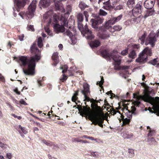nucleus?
Masks as SVG:
<instances>
[{
  "instance_id": "f257e3e1",
  "label": "nucleus",
  "mask_w": 159,
  "mask_h": 159,
  "mask_svg": "<svg viewBox=\"0 0 159 159\" xmlns=\"http://www.w3.org/2000/svg\"><path fill=\"white\" fill-rule=\"evenodd\" d=\"M30 50L31 53L36 54L34 56L31 57L29 60L28 59L27 57L22 56L19 57V59L23 66H25L28 65L27 68L23 70L24 73L26 75L33 76L35 74V63L38 61L41 57L38 54L39 51L37 48L35 43H33Z\"/></svg>"
},
{
  "instance_id": "f03ea898",
  "label": "nucleus",
  "mask_w": 159,
  "mask_h": 159,
  "mask_svg": "<svg viewBox=\"0 0 159 159\" xmlns=\"http://www.w3.org/2000/svg\"><path fill=\"white\" fill-rule=\"evenodd\" d=\"M77 108L80 112V115L82 116H86L89 117V120L92 122L91 125L93 124L96 125L98 124L100 127H103L102 124L105 119V116L103 113L95 111L91 112L89 108L85 106L83 107V108L78 106Z\"/></svg>"
},
{
  "instance_id": "7ed1b4c3",
  "label": "nucleus",
  "mask_w": 159,
  "mask_h": 159,
  "mask_svg": "<svg viewBox=\"0 0 159 159\" xmlns=\"http://www.w3.org/2000/svg\"><path fill=\"white\" fill-rule=\"evenodd\" d=\"M145 89L144 90V94L143 95L137 96L134 93V98H136L137 99H141L144 102L150 103L152 105V111L151 108L149 107L148 110L152 113H157V116H159V97H156L155 98L151 96L150 91L148 90V87L145 86Z\"/></svg>"
},
{
  "instance_id": "20e7f679",
  "label": "nucleus",
  "mask_w": 159,
  "mask_h": 159,
  "mask_svg": "<svg viewBox=\"0 0 159 159\" xmlns=\"http://www.w3.org/2000/svg\"><path fill=\"white\" fill-rule=\"evenodd\" d=\"M37 1L33 0L29 6L28 11L25 13H20L19 14L22 18H25L27 20L32 18L34 16Z\"/></svg>"
},
{
  "instance_id": "39448f33",
  "label": "nucleus",
  "mask_w": 159,
  "mask_h": 159,
  "mask_svg": "<svg viewBox=\"0 0 159 159\" xmlns=\"http://www.w3.org/2000/svg\"><path fill=\"white\" fill-rule=\"evenodd\" d=\"M61 25L56 24L55 25V30L58 32L64 33V34L68 36L70 38L73 36L72 32L69 30H67L66 32H65L64 26L67 27L68 25L67 22V19L62 16L61 19Z\"/></svg>"
},
{
  "instance_id": "423d86ee",
  "label": "nucleus",
  "mask_w": 159,
  "mask_h": 159,
  "mask_svg": "<svg viewBox=\"0 0 159 159\" xmlns=\"http://www.w3.org/2000/svg\"><path fill=\"white\" fill-rule=\"evenodd\" d=\"M101 54L103 57L108 58L110 59L111 58L116 65H119L120 64L121 57L119 55L118 52L116 51H113L110 54L108 51L105 50L103 51Z\"/></svg>"
},
{
  "instance_id": "0eeeda50",
  "label": "nucleus",
  "mask_w": 159,
  "mask_h": 159,
  "mask_svg": "<svg viewBox=\"0 0 159 159\" xmlns=\"http://www.w3.org/2000/svg\"><path fill=\"white\" fill-rule=\"evenodd\" d=\"M123 16L122 14H120L116 17L112 16L111 18L105 22V26H102L99 27H96L95 29L96 30L99 31V32L104 31L106 30L105 26L107 27V25H112L119 21Z\"/></svg>"
},
{
  "instance_id": "6e6552de",
  "label": "nucleus",
  "mask_w": 159,
  "mask_h": 159,
  "mask_svg": "<svg viewBox=\"0 0 159 159\" xmlns=\"http://www.w3.org/2000/svg\"><path fill=\"white\" fill-rule=\"evenodd\" d=\"M79 30L83 36H85L87 39H91L94 38V36L92 34V31L89 29L87 24H86L81 30Z\"/></svg>"
},
{
  "instance_id": "1a4fd4ad",
  "label": "nucleus",
  "mask_w": 159,
  "mask_h": 159,
  "mask_svg": "<svg viewBox=\"0 0 159 159\" xmlns=\"http://www.w3.org/2000/svg\"><path fill=\"white\" fill-rule=\"evenodd\" d=\"M156 41V39L155 37V35L151 33L147 38L145 44L146 45L150 44L152 47H153L155 45V42Z\"/></svg>"
},
{
  "instance_id": "9d476101",
  "label": "nucleus",
  "mask_w": 159,
  "mask_h": 159,
  "mask_svg": "<svg viewBox=\"0 0 159 159\" xmlns=\"http://www.w3.org/2000/svg\"><path fill=\"white\" fill-rule=\"evenodd\" d=\"M96 17L94 19H92L91 20V22L92 23V27L95 29L96 27H98V25L102 24L104 21V19L101 18L98 16H95Z\"/></svg>"
},
{
  "instance_id": "9b49d317",
  "label": "nucleus",
  "mask_w": 159,
  "mask_h": 159,
  "mask_svg": "<svg viewBox=\"0 0 159 159\" xmlns=\"http://www.w3.org/2000/svg\"><path fill=\"white\" fill-rule=\"evenodd\" d=\"M142 3L139 2L136 5L135 7L132 9L133 14L134 16L138 15L142 13Z\"/></svg>"
},
{
  "instance_id": "f8f14e48",
  "label": "nucleus",
  "mask_w": 159,
  "mask_h": 159,
  "mask_svg": "<svg viewBox=\"0 0 159 159\" xmlns=\"http://www.w3.org/2000/svg\"><path fill=\"white\" fill-rule=\"evenodd\" d=\"M81 92L84 96V101H89L90 100V98L87 96L89 93V85L88 84H86L84 85V90H82Z\"/></svg>"
},
{
  "instance_id": "ddd939ff",
  "label": "nucleus",
  "mask_w": 159,
  "mask_h": 159,
  "mask_svg": "<svg viewBox=\"0 0 159 159\" xmlns=\"http://www.w3.org/2000/svg\"><path fill=\"white\" fill-rule=\"evenodd\" d=\"M14 5L16 6L17 10L18 12L20 11V9L22 8L25 5L26 2L24 1H20V0H14Z\"/></svg>"
},
{
  "instance_id": "4468645a",
  "label": "nucleus",
  "mask_w": 159,
  "mask_h": 159,
  "mask_svg": "<svg viewBox=\"0 0 159 159\" xmlns=\"http://www.w3.org/2000/svg\"><path fill=\"white\" fill-rule=\"evenodd\" d=\"M147 58V55L142 52L139 55L138 58L136 60V62L142 64L146 62Z\"/></svg>"
},
{
  "instance_id": "2eb2a0df",
  "label": "nucleus",
  "mask_w": 159,
  "mask_h": 159,
  "mask_svg": "<svg viewBox=\"0 0 159 159\" xmlns=\"http://www.w3.org/2000/svg\"><path fill=\"white\" fill-rule=\"evenodd\" d=\"M78 22V27L79 30L82 29L84 27L82 23L83 20V14L80 13H79L77 16Z\"/></svg>"
},
{
  "instance_id": "dca6fc26",
  "label": "nucleus",
  "mask_w": 159,
  "mask_h": 159,
  "mask_svg": "<svg viewBox=\"0 0 159 159\" xmlns=\"http://www.w3.org/2000/svg\"><path fill=\"white\" fill-rule=\"evenodd\" d=\"M155 0H147L144 2V6L147 9H151L154 6Z\"/></svg>"
},
{
  "instance_id": "f3484780",
  "label": "nucleus",
  "mask_w": 159,
  "mask_h": 159,
  "mask_svg": "<svg viewBox=\"0 0 159 159\" xmlns=\"http://www.w3.org/2000/svg\"><path fill=\"white\" fill-rule=\"evenodd\" d=\"M111 2L110 0H108L107 2H104L103 4L104 5L102 7L105 9L107 10H110L113 8V7L111 5Z\"/></svg>"
},
{
  "instance_id": "a211bd4d",
  "label": "nucleus",
  "mask_w": 159,
  "mask_h": 159,
  "mask_svg": "<svg viewBox=\"0 0 159 159\" xmlns=\"http://www.w3.org/2000/svg\"><path fill=\"white\" fill-rule=\"evenodd\" d=\"M52 13V11H49L47 12L43 16V19L45 20L47 19H48V24H49L51 22L50 17Z\"/></svg>"
},
{
  "instance_id": "6ab92c4d",
  "label": "nucleus",
  "mask_w": 159,
  "mask_h": 159,
  "mask_svg": "<svg viewBox=\"0 0 159 159\" xmlns=\"http://www.w3.org/2000/svg\"><path fill=\"white\" fill-rule=\"evenodd\" d=\"M89 101L91 103V107L93 109L95 110L98 107L97 103L98 102V101H97L93 99H90V100Z\"/></svg>"
},
{
  "instance_id": "aec40b11",
  "label": "nucleus",
  "mask_w": 159,
  "mask_h": 159,
  "mask_svg": "<svg viewBox=\"0 0 159 159\" xmlns=\"http://www.w3.org/2000/svg\"><path fill=\"white\" fill-rule=\"evenodd\" d=\"M98 36L100 38L102 39H106L110 37V35L105 33H102L101 32H99L98 34Z\"/></svg>"
},
{
  "instance_id": "412c9836",
  "label": "nucleus",
  "mask_w": 159,
  "mask_h": 159,
  "mask_svg": "<svg viewBox=\"0 0 159 159\" xmlns=\"http://www.w3.org/2000/svg\"><path fill=\"white\" fill-rule=\"evenodd\" d=\"M39 5L42 7H46L50 5L49 0H40L39 2Z\"/></svg>"
},
{
  "instance_id": "4be33fe9",
  "label": "nucleus",
  "mask_w": 159,
  "mask_h": 159,
  "mask_svg": "<svg viewBox=\"0 0 159 159\" xmlns=\"http://www.w3.org/2000/svg\"><path fill=\"white\" fill-rule=\"evenodd\" d=\"M58 54L57 52H54L52 56V59L54 62V65L55 66H56L59 62Z\"/></svg>"
},
{
  "instance_id": "5701e85b",
  "label": "nucleus",
  "mask_w": 159,
  "mask_h": 159,
  "mask_svg": "<svg viewBox=\"0 0 159 159\" xmlns=\"http://www.w3.org/2000/svg\"><path fill=\"white\" fill-rule=\"evenodd\" d=\"M122 29L121 25H117L114 26L113 27H111L110 30L112 33L114 32L115 31H119Z\"/></svg>"
},
{
  "instance_id": "b1692460",
  "label": "nucleus",
  "mask_w": 159,
  "mask_h": 159,
  "mask_svg": "<svg viewBox=\"0 0 159 159\" xmlns=\"http://www.w3.org/2000/svg\"><path fill=\"white\" fill-rule=\"evenodd\" d=\"M100 45V42L98 40H95L91 42L90 45L92 48H97Z\"/></svg>"
},
{
  "instance_id": "393cba45",
  "label": "nucleus",
  "mask_w": 159,
  "mask_h": 159,
  "mask_svg": "<svg viewBox=\"0 0 159 159\" xmlns=\"http://www.w3.org/2000/svg\"><path fill=\"white\" fill-rule=\"evenodd\" d=\"M142 52L144 54H145L149 56H151L152 54V52L151 50L150 49H149L148 48H145L143 51Z\"/></svg>"
},
{
  "instance_id": "a878e982",
  "label": "nucleus",
  "mask_w": 159,
  "mask_h": 159,
  "mask_svg": "<svg viewBox=\"0 0 159 159\" xmlns=\"http://www.w3.org/2000/svg\"><path fill=\"white\" fill-rule=\"evenodd\" d=\"M135 2L134 0H128L127 2V4L128 7L132 9L134 6Z\"/></svg>"
},
{
  "instance_id": "bb28decb",
  "label": "nucleus",
  "mask_w": 159,
  "mask_h": 159,
  "mask_svg": "<svg viewBox=\"0 0 159 159\" xmlns=\"http://www.w3.org/2000/svg\"><path fill=\"white\" fill-rule=\"evenodd\" d=\"M121 117L123 121V125H124L128 124L129 123L130 121V119H127V118H124V116L123 115H121Z\"/></svg>"
},
{
  "instance_id": "cd10ccee",
  "label": "nucleus",
  "mask_w": 159,
  "mask_h": 159,
  "mask_svg": "<svg viewBox=\"0 0 159 159\" xmlns=\"http://www.w3.org/2000/svg\"><path fill=\"white\" fill-rule=\"evenodd\" d=\"M154 11L152 10H148L147 11L146 14L144 16V18H146L149 16H152L154 14Z\"/></svg>"
},
{
  "instance_id": "c85d7f7f",
  "label": "nucleus",
  "mask_w": 159,
  "mask_h": 159,
  "mask_svg": "<svg viewBox=\"0 0 159 159\" xmlns=\"http://www.w3.org/2000/svg\"><path fill=\"white\" fill-rule=\"evenodd\" d=\"M131 21L132 24H136L140 21L139 17L133 18L131 19Z\"/></svg>"
},
{
  "instance_id": "c756f323",
  "label": "nucleus",
  "mask_w": 159,
  "mask_h": 159,
  "mask_svg": "<svg viewBox=\"0 0 159 159\" xmlns=\"http://www.w3.org/2000/svg\"><path fill=\"white\" fill-rule=\"evenodd\" d=\"M79 7L81 9L83 10L85 8L88 7V6L84 2H81L79 4Z\"/></svg>"
},
{
  "instance_id": "7c9ffc66",
  "label": "nucleus",
  "mask_w": 159,
  "mask_h": 159,
  "mask_svg": "<svg viewBox=\"0 0 159 159\" xmlns=\"http://www.w3.org/2000/svg\"><path fill=\"white\" fill-rule=\"evenodd\" d=\"M147 33L144 32V34L142 35V36L140 38H139V39L141 41V43L142 44L144 43L145 41V38L147 36Z\"/></svg>"
},
{
  "instance_id": "2f4dec72",
  "label": "nucleus",
  "mask_w": 159,
  "mask_h": 159,
  "mask_svg": "<svg viewBox=\"0 0 159 159\" xmlns=\"http://www.w3.org/2000/svg\"><path fill=\"white\" fill-rule=\"evenodd\" d=\"M158 61V59L155 58L153 60H151L150 61V63L154 66L157 65V67H159V63L157 64Z\"/></svg>"
},
{
  "instance_id": "473e14b6",
  "label": "nucleus",
  "mask_w": 159,
  "mask_h": 159,
  "mask_svg": "<svg viewBox=\"0 0 159 159\" xmlns=\"http://www.w3.org/2000/svg\"><path fill=\"white\" fill-rule=\"evenodd\" d=\"M128 57L132 59L136 57V53L134 50L130 52L129 55Z\"/></svg>"
},
{
  "instance_id": "72a5a7b5",
  "label": "nucleus",
  "mask_w": 159,
  "mask_h": 159,
  "mask_svg": "<svg viewBox=\"0 0 159 159\" xmlns=\"http://www.w3.org/2000/svg\"><path fill=\"white\" fill-rule=\"evenodd\" d=\"M99 14L101 16H105L107 15V13L104 10L100 9L99 11Z\"/></svg>"
},
{
  "instance_id": "f704fd0d",
  "label": "nucleus",
  "mask_w": 159,
  "mask_h": 159,
  "mask_svg": "<svg viewBox=\"0 0 159 159\" xmlns=\"http://www.w3.org/2000/svg\"><path fill=\"white\" fill-rule=\"evenodd\" d=\"M38 45L39 48H41L43 46L42 40L41 37H39L38 39Z\"/></svg>"
},
{
  "instance_id": "c9c22d12",
  "label": "nucleus",
  "mask_w": 159,
  "mask_h": 159,
  "mask_svg": "<svg viewBox=\"0 0 159 159\" xmlns=\"http://www.w3.org/2000/svg\"><path fill=\"white\" fill-rule=\"evenodd\" d=\"M18 128L20 129L22 132L24 134H26L28 132L25 128L24 127H22L21 125H19L18 126Z\"/></svg>"
},
{
  "instance_id": "e433bc0d",
  "label": "nucleus",
  "mask_w": 159,
  "mask_h": 159,
  "mask_svg": "<svg viewBox=\"0 0 159 159\" xmlns=\"http://www.w3.org/2000/svg\"><path fill=\"white\" fill-rule=\"evenodd\" d=\"M70 40L73 44H75L77 42V39L75 36H73L71 38H70Z\"/></svg>"
},
{
  "instance_id": "4c0bfd02",
  "label": "nucleus",
  "mask_w": 159,
  "mask_h": 159,
  "mask_svg": "<svg viewBox=\"0 0 159 159\" xmlns=\"http://www.w3.org/2000/svg\"><path fill=\"white\" fill-rule=\"evenodd\" d=\"M78 93L77 92H75L74 94V95L72 97L71 100L73 102H75L77 98L76 96L78 95Z\"/></svg>"
},
{
  "instance_id": "58836bf2",
  "label": "nucleus",
  "mask_w": 159,
  "mask_h": 159,
  "mask_svg": "<svg viewBox=\"0 0 159 159\" xmlns=\"http://www.w3.org/2000/svg\"><path fill=\"white\" fill-rule=\"evenodd\" d=\"M90 155L95 158H98L99 157V155L97 152H91Z\"/></svg>"
},
{
  "instance_id": "ea45409f",
  "label": "nucleus",
  "mask_w": 159,
  "mask_h": 159,
  "mask_svg": "<svg viewBox=\"0 0 159 159\" xmlns=\"http://www.w3.org/2000/svg\"><path fill=\"white\" fill-rule=\"evenodd\" d=\"M67 66L66 65H65L60 67V69L62 70V72L63 73L67 71Z\"/></svg>"
},
{
  "instance_id": "a19ab883",
  "label": "nucleus",
  "mask_w": 159,
  "mask_h": 159,
  "mask_svg": "<svg viewBox=\"0 0 159 159\" xmlns=\"http://www.w3.org/2000/svg\"><path fill=\"white\" fill-rule=\"evenodd\" d=\"M42 142L44 143L48 146H50L52 145V143L49 141H47L46 140H42Z\"/></svg>"
},
{
  "instance_id": "79ce46f5",
  "label": "nucleus",
  "mask_w": 159,
  "mask_h": 159,
  "mask_svg": "<svg viewBox=\"0 0 159 159\" xmlns=\"http://www.w3.org/2000/svg\"><path fill=\"white\" fill-rule=\"evenodd\" d=\"M155 133V131L154 130H150L149 131L148 136H152Z\"/></svg>"
},
{
  "instance_id": "37998d69",
  "label": "nucleus",
  "mask_w": 159,
  "mask_h": 159,
  "mask_svg": "<svg viewBox=\"0 0 159 159\" xmlns=\"http://www.w3.org/2000/svg\"><path fill=\"white\" fill-rule=\"evenodd\" d=\"M148 141L151 142L152 144L155 145L156 144V142L155 139L153 138H151L150 139H148Z\"/></svg>"
},
{
  "instance_id": "c03bdc74",
  "label": "nucleus",
  "mask_w": 159,
  "mask_h": 159,
  "mask_svg": "<svg viewBox=\"0 0 159 159\" xmlns=\"http://www.w3.org/2000/svg\"><path fill=\"white\" fill-rule=\"evenodd\" d=\"M84 14L85 16V20L86 21H88V18L89 16L88 12L86 11H84Z\"/></svg>"
},
{
  "instance_id": "a18cd8bd",
  "label": "nucleus",
  "mask_w": 159,
  "mask_h": 159,
  "mask_svg": "<svg viewBox=\"0 0 159 159\" xmlns=\"http://www.w3.org/2000/svg\"><path fill=\"white\" fill-rule=\"evenodd\" d=\"M131 24H132L131 20H127L124 22V25L126 26H129Z\"/></svg>"
},
{
  "instance_id": "49530a36",
  "label": "nucleus",
  "mask_w": 159,
  "mask_h": 159,
  "mask_svg": "<svg viewBox=\"0 0 159 159\" xmlns=\"http://www.w3.org/2000/svg\"><path fill=\"white\" fill-rule=\"evenodd\" d=\"M12 157V155L11 153H8L6 154V158L8 159H11Z\"/></svg>"
},
{
  "instance_id": "de8ad7c7",
  "label": "nucleus",
  "mask_w": 159,
  "mask_h": 159,
  "mask_svg": "<svg viewBox=\"0 0 159 159\" xmlns=\"http://www.w3.org/2000/svg\"><path fill=\"white\" fill-rule=\"evenodd\" d=\"M28 29L29 30H30L33 31H34V26L32 25H30L27 26Z\"/></svg>"
},
{
  "instance_id": "09e8293b",
  "label": "nucleus",
  "mask_w": 159,
  "mask_h": 159,
  "mask_svg": "<svg viewBox=\"0 0 159 159\" xmlns=\"http://www.w3.org/2000/svg\"><path fill=\"white\" fill-rule=\"evenodd\" d=\"M127 52H128V49H126L124 50H123L121 52V54L123 56H125L126 55Z\"/></svg>"
},
{
  "instance_id": "8fccbe9b",
  "label": "nucleus",
  "mask_w": 159,
  "mask_h": 159,
  "mask_svg": "<svg viewBox=\"0 0 159 159\" xmlns=\"http://www.w3.org/2000/svg\"><path fill=\"white\" fill-rule=\"evenodd\" d=\"M128 152L130 154H131L132 156H134V150L131 149H129Z\"/></svg>"
},
{
  "instance_id": "3c124183",
  "label": "nucleus",
  "mask_w": 159,
  "mask_h": 159,
  "mask_svg": "<svg viewBox=\"0 0 159 159\" xmlns=\"http://www.w3.org/2000/svg\"><path fill=\"white\" fill-rule=\"evenodd\" d=\"M140 102L138 100L135 101L134 102V104L135 106L136 107L139 106V105L140 104Z\"/></svg>"
},
{
  "instance_id": "603ef678",
  "label": "nucleus",
  "mask_w": 159,
  "mask_h": 159,
  "mask_svg": "<svg viewBox=\"0 0 159 159\" xmlns=\"http://www.w3.org/2000/svg\"><path fill=\"white\" fill-rule=\"evenodd\" d=\"M111 2V3L113 5H114L115 4H116V3L118 2L120 0H110Z\"/></svg>"
},
{
  "instance_id": "864d4df0",
  "label": "nucleus",
  "mask_w": 159,
  "mask_h": 159,
  "mask_svg": "<svg viewBox=\"0 0 159 159\" xmlns=\"http://www.w3.org/2000/svg\"><path fill=\"white\" fill-rule=\"evenodd\" d=\"M20 102L24 105H27V104L24 101L23 99H21L20 101Z\"/></svg>"
},
{
  "instance_id": "5fc2aeb1",
  "label": "nucleus",
  "mask_w": 159,
  "mask_h": 159,
  "mask_svg": "<svg viewBox=\"0 0 159 159\" xmlns=\"http://www.w3.org/2000/svg\"><path fill=\"white\" fill-rule=\"evenodd\" d=\"M67 13H69L70 12H71V8L70 6H67Z\"/></svg>"
},
{
  "instance_id": "6e6d98bb",
  "label": "nucleus",
  "mask_w": 159,
  "mask_h": 159,
  "mask_svg": "<svg viewBox=\"0 0 159 159\" xmlns=\"http://www.w3.org/2000/svg\"><path fill=\"white\" fill-rule=\"evenodd\" d=\"M101 80L99 82V85L100 87H101V86L103 84L104 82V80L103 77H101Z\"/></svg>"
},
{
  "instance_id": "4d7b16f0",
  "label": "nucleus",
  "mask_w": 159,
  "mask_h": 159,
  "mask_svg": "<svg viewBox=\"0 0 159 159\" xmlns=\"http://www.w3.org/2000/svg\"><path fill=\"white\" fill-rule=\"evenodd\" d=\"M67 76L66 75H63V77L61 80L62 81H63L64 80H66L67 79Z\"/></svg>"
},
{
  "instance_id": "13d9d810",
  "label": "nucleus",
  "mask_w": 159,
  "mask_h": 159,
  "mask_svg": "<svg viewBox=\"0 0 159 159\" xmlns=\"http://www.w3.org/2000/svg\"><path fill=\"white\" fill-rule=\"evenodd\" d=\"M123 8V6L122 5L117 6L116 7V9L117 10H120Z\"/></svg>"
},
{
  "instance_id": "bf43d9fd",
  "label": "nucleus",
  "mask_w": 159,
  "mask_h": 159,
  "mask_svg": "<svg viewBox=\"0 0 159 159\" xmlns=\"http://www.w3.org/2000/svg\"><path fill=\"white\" fill-rule=\"evenodd\" d=\"M7 105L11 109H13V107L11 105V104L9 102H7Z\"/></svg>"
},
{
  "instance_id": "052dcab7",
  "label": "nucleus",
  "mask_w": 159,
  "mask_h": 159,
  "mask_svg": "<svg viewBox=\"0 0 159 159\" xmlns=\"http://www.w3.org/2000/svg\"><path fill=\"white\" fill-rule=\"evenodd\" d=\"M106 93L107 94H110L111 95V97L113 96V95L115 96V94L114 93H112V91H110L108 92L107 93Z\"/></svg>"
},
{
  "instance_id": "680f3d73",
  "label": "nucleus",
  "mask_w": 159,
  "mask_h": 159,
  "mask_svg": "<svg viewBox=\"0 0 159 159\" xmlns=\"http://www.w3.org/2000/svg\"><path fill=\"white\" fill-rule=\"evenodd\" d=\"M0 80L2 81H4V78L1 74H0Z\"/></svg>"
},
{
  "instance_id": "e2e57ef3",
  "label": "nucleus",
  "mask_w": 159,
  "mask_h": 159,
  "mask_svg": "<svg viewBox=\"0 0 159 159\" xmlns=\"http://www.w3.org/2000/svg\"><path fill=\"white\" fill-rule=\"evenodd\" d=\"M45 29L46 32L48 33V34H49L50 32V29L48 28H45Z\"/></svg>"
},
{
  "instance_id": "0e129e2a",
  "label": "nucleus",
  "mask_w": 159,
  "mask_h": 159,
  "mask_svg": "<svg viewBox=\"0 0 159 159\" xmlns=\"http://www.w3.org/2000/svg\"><path fill=\"white\" fill-rule=\"evenodd\" d=\"M24 36L23 35H20L19 36V39L21 41H22L23 40V38H24Z\"/></svg>"
},
{
  "instance_id": "69168bd1",
  "label": "nucleus",
  "mask_w": 159,
  "mask_h": 159,
  "mask_svg": "<svg viewBox=\"0 0 159 159\" xmlns=\"http://www.w3.org/2000/svg\"><path fill=\"white\" fill-rule=\"evenodd\" d=\"M128 113L129 114L128 115V114L127 113V116L129 118H131L132 117V113L129 112V113Z\"/></svg>"
},
{
  "instance_id": "338daca9",
  "label": "nucleus",
  "mask_w": 159,
  "mask_h": 159,
  "mask_svg": "<svg viewBox=\"0 0 159 159\" xmlns=\"http://www.w3.org/2000/svg\"><path fill=\"white\" fill-rule=\"evenodd\" d=\"M111 112L112 113H113V115H115L116 114V112H117V111L114 109H113L111 111Z\"/></svg>"
},
{
  "instance_id": "774afa93",
  "label": "nucleus",
  "mask_w": 159,
  "mask_h": 159,
  "mask_svg": "<svg viewBox=\"0 0 159 159\" xmlns=\"http://www.w3.org/2000/svg\"><path fill=\"white\" fill-rule=\"evenodd\" d=\"M48 157L49 159H57L54 157H52L51 155L50 154L48 155Z\"/></svg>"
}]
</instances>
